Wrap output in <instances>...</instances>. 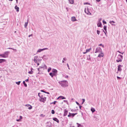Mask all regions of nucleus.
Segmentation results:
<instances>
[{
    "instance_id": "obj_1",
    "label": "nucleus",
    "mask_w": 127,
    "mask_h": 127,
    "mask_svg": "<svg viewBox=\"0 0 127 127\" xmlns=\"http://www.w3.org/2000/svg\"><path fill=\"white\" fill-rule=\"evenodd\" d=\"M59 83L62 87H65L68 86V83L66 80L60 81Z\"/></svg>"
},
{
    "instance_id": "obj_2",
    "label": "nucleus",
    "mask_w": 127,
    "mask_h": 127,
    "mask_svg": "<svg viewBox=\"0 0 127 127\" xmlns=\"http://www.w3.org/2000/svg\"><path fill=\"white\" fill-rule=\"evenodd\" d=\"M118 59L116 60V61L117 62H121L122 61V60L123 58V56L121 55H119L117 57Z\"/></svg>"
},
{
    "instance_id": "obj_3",
    "label": "nucleus",
    "mask_w": 127,
    "mask_h": 127,
    "mask_svg": "<svg viewBox=\"0 0 127 127\" xmlns=\"http://www.w3.org/2000/svg\"><path fill=\"white\" fill-rule=\"evenodd\" d=\"M102 52V50L100 47H98L96 48L95 52V53H101Z\"/></svg>"
},
{
    "instance_id": "obj_4",
    "label": "nucleus",
    "mask_w": 127,
    "mask_h": 127,
    "mask_svg": "<svg viewBox=\"0 0 127 127\" xmlns=\"http://www.w3.org/2000/svg\"><path fill=\"white\" fill-rule=\"evenodd\" d=\"M46 97H42L41 98H40V99H39V100L41 102H45L44 101H46Z\"/></svg>"
},
{
    "instance_id": "obj_5",
    "label": "nucleus",
    "mask_w": 127,
    "mask_h": 127,
    "mask_svg": "<svg viewBox=\"0 0 127 127\" xmlns=\"http://www.w3.org/2000/svg\"><path fill=\"white\" fill-rule=\"evenodd\" d=\"M37 58L38 56H35L34 57L33 61L34 62L36 63H37V62L38 61H40V60L37 59Z\"/></svg>"
},
{
    "instance_id": "obj_6",
    "label": "nucleus",
    "mask_w": 127,
    "mask_h": 127,
    "mask_svg": "<svg viewBox=\"0 0 127 127\" xmlns=\"http://www.w3.org/2000/svg\"><path fill=\"white\" fill-rule=\"evenodd\" d=\"M9 53V52L8 51L5 52L3 54L5 57V58L8 57V54Z\"/></svg>"
},
{
    "instance_id": "obj_7",
    "label": "nucleus",
    "mask_w": 127,
    "mask_h": 127,
    "mask_svg": "<svg viewBox=\"0 0 127 127\" xmlns=\"http://www.w3.org/2000/svg\"><path fill=\"white\" fill-rule=\"evenodd\" d=\"M122 67V65L121 64H119L118 66V70L119 71H121L122 69L121 67Z\"/></svg>"
},
{
    "instance_id": "obj_8",
    "label": "nucleus",
    "mask_w": 127,
    "mask_h": 127,
    "mask_svg": "<svg viewBox=\"0 0 127 127\" xmlns=\"http://www.w3.org/2000/svg\"><path fill=\"white\" fill-rule=\"evenodd\" d=\"M100 53L98 55V57L99 58L103 57L104 56V54L102 53Z\"/></svg>"
},
{
    "instance_id": "obj_9",
    "label": "nucleus",
    "mask_w": 127,
    "mask_h": 127,
    "mask_svg": "<svg viewBox=\"0 0 127 127\" xmlns=\"http://www.w3.org/2000/svg\"><path fill=\"white\" fill-rule=\"evenodd\" d=\"M64 116H65L67 115L68 111L67 110H66L65 109H64Z\"/></svg>"
},
{
    "instance_id": "obj_10",
    "label": "nucleus",
    "mask_w": 127,
    "mask_h": 127,
    "mask_svg": "<svg viewBox=\"0 0 127 127\" xmlns=\"http://www.w3.org/2000/svg\"><path fill=\"white\" fill-rule=\"evenodd\" d=\"M26 106L28 107V108L29 109H31L32 108V106L29 104H27L26 105Z\"/></svg>"
},
{
    "instance_id": "obj_11",
    "label": "nucleus",
    "mask_w": 127,
    "mask_h": 127,
    "mask_svg": "<svg viewBox=\"0 0 127 127\" xmlns=\"http://www.w3.org/2000/svg\"><path fill=\"white\" fill-rule=\"evenodd\" d=\"M53 120L54 121L58 123H59V120H58V119L56 117H54V118H53Z\"/></svg>"
},
{
    "instance_id": "obj_12",
    "label": "nucleus",
    "mask_w": 127,
    "mask_h": 127,
    "mask_svg": "<svg viewBox=\"0 0 127 127\" xmlns=\"http://www.w3.org/2000/svg\"><path fill=\"white\" fill-rule=\"evenodd\" d=\"M59 98H61V99H65L66 98L64 97V96H59L58 98L57 99H58Z\"/></svg>"
},
{
    "instance_id": "obj_13",
    "label": "nucleus",
    "mask_w": 127,
    "mask_h": 127,
    "mask_svg": "<svg viewBox=\"0 0 127 127\" xmlns=\"http://www.w3.org/2000/svg\"><path fill=\"white\" fill-rule=\"evenodd\" d=\"M46 127H49L50 126H51V123L50 122H47L46 123Z\"/></svg>"
},
{
    "instance_id": "obj_14",
    "label": "nucleus",
    "mask_w": 127,
    "mask_h": 127,
    "mask_svg": "<svg viewBox=\"0 0 127 127\" xmlns=\"http://www.w3.org/2000/svg\"><path fill=\"white\" fill-rule=\"evenodd\" d=\"M52 72H53V73L55 75V74H56L57 72V71L56 69H54L52 70Z\"/></svg>"
},
{
    "instance_id": "obj_15",
    "label": "nucleus",
    "mask_w": 127,
    "mask_h": 127,
    "mask_svg": "<svg viewBox=\"0 0 127 127\" xmlns=\"http://www.w3.org/2000/svg\"><path fill=\"white\" fill-rule=\"evenodd\" d=\"M15 8L16 10V11L17 12H18L19 11V8L17 6V5H16L15 7Z\"/></svg>"
},
{
    "instance_id": "obj_16",
    "label": "nucleus",
    "mask_w": 127,
    "mask_h": 127,
    "mask_svg": "<svg viewBox=\"0 0 127 127\" xmlns=\"http://www.w3.org/2000/svg\"><path fill=\"white\" fill-rule=\"evenodd\" d=\"M71 21L73 22L77 20L75 17L73 16L71 17Z\"/></svg>"
},
{
    "instance_id": "obj_17",
    "label": "nucleus",
    "mask_w": 127,
    "mask_h": 127,
    "mask_svg": "<svg viewBox=\"0 0 127 127\" xmlns=\"http://www.w3.org/2000/svg\"><path fill=\"white\" fill-rule=\"evenodd\" d=\"M97 25L98 27H102V25L100 22H99L98 23Z\"/></svg>"
},
{
    "instance_id": "obj_18",
    "label": "nucleus",
    "mask_w": 127,
    "mask_h": 127,
    "mask_svg": "<svg viewBox=\"0 0 127 127\" xmlns=\"http://www.w3.org/2000/svg\"><path fill=\"white\" fill-rule=\"evenodd\" d=\"M109 23L113 26H115V24H114L113 23H115V22H114V21H109Z\"/></svg>"
},
{
    "instance_id": "obj_19",
    "label": "nucleus",
    "mask_w": 127,
    "mask_h": 127,
    "mask_svg": "<svg viewBox=\"0 0 127 127\" xmlns=\"http://www.w3.org/2000/svg\"><path fill=\"white\" fill-rule=\"evenodd\" d=\"M6 60L4 59H0V63H2L3 62H5Z\"/></svg>"
},
{
    "instance_id": "obj_20",
    "label": "nucleus",
    "mask_w": 127,
    "mask_h": 127,
    "mask_svg": "<svg viewBox=\"0 0 127 127\" xmlns=\"http://www.w3.org/2000/svg\"><path fill=\"white\" fill-rule=\"evenodd\" d=\"M69 2L71 4H73L74 3V1L73 0H68Z\"/></svg>"
},
{
    "instance_id": "obj_21",
    "label": "nucleus",
    "mask_w": 127,
    "mask_h": 127,
    "mask_svg": "<svg viewBox=\"0 0 127 127\" xmlns=\"http://www.w3.org/2000/svg\"><path fill=\"white\" fill-rule=\"evenodd\" d=\"M50 75L51 76L53 77L54 75H55V74L52 72H50L49 73Z\"/></svg>"
},
{
    "instance_id": "obj_22",
    "label": "nucleus",
    "mask_w": 127,
    "mask_h": 127,
    "mask_svg": "<svg viewBox=\"0 0 127 127\" xmlns=\"http://www.w3.org/2000/svg\"><path fill=\"white\" fill-rule=\"evenodd\" d=\"M43 69H47V67L44 64H43Z\"/></svg>"
},
{
    "instance_id": "obj_23",
    "label": "nucleus",
    "mask_w": 127,
    "mask_h": 127,
    "mask_svg": "<svg viewBox=\"0 0 127 127\" xmlns=\"http://www.w3.org/2000/svg\"><path fill=\"white\" fill-rule=\"evenodd\" d=\"M76 124L77 125V127H82V126L78 123H77Z\"/></svg>"
},
{
    "instance_id": "obj_24",
    "label": "nucleus",
    "mask_w": 127,
    "mask_h": 127,
    "mask_svg": "<svg viewBox=\"0 0 127 127\" xmlns=\"http://www.w3.org/2000/svg\"><path fill=\"white\" fill-rule=\"evenodd\" d=\"M23 83L24 84V86L25 87H27V85L26 83L25 82V81H23Z\"/></svg>"
},
{
    "instance_id": "obj_25",
    "label": "nucleus",
    "mask_w": 127,
    "mask_h": 127,
    "mask_svg": "<svg viewBox=\"0 0 127 127\" xmlns=\"http://www.w3.org/2000/svg\"><path fill=\"white\" fill-rule=\"evenodd\" d=\"M103 29H104V30L105 31V32H107V31H106L107 26L105 25L104 26V27H103Z\"/></svg>"
},
{
    "instance_id": "obj_26",
    "label": "nucleus",
    "mask_w": 127,
    "mask_h": 127,
    "mask_svg": "<svg viewBox=\"0 0 127 127\" xmlns=\"http://www.w3.org/2000/svg\"><path fill=\"white\" fill-rule=\"evenodd\" d=\"M91 48L89 49H87L86 50V52H87H87H89L91 50Z\"/></svg>"
},
{
    "instance_id": "obj_27",
    "label": "nucleus",
    "mask_w": 127,
    "mask_h": 127,
    "mask_svg": "<svg viewBox=\"0 0 127 127\" xmlns=\"http://www.w3.org/2000/svg\"><path fill=\"white\" fill-rule=\"evenodd\" d=\"M32 69H33L32 68H31V71H29V73L31 74H32L33 73V71L32 70Z\"/></svg>"
},
{
    "instance_id": "obj_28",
    "label": "nucleus",
    "mask_w": 127,
    "mask_h": 127,
    "mask_svg": "<svg viewBox=\"0 0 127 127\" xmlns=\"http://www.w3.org/2000/svg\"><path fill=\"white\" fill-rule=\"evenodd\" d=\"M91 110L93 113L95 111V109L92 108H91Z\"/></svg>"
},
{
    "instance_id": "obj_29",
    "label": "nucleus",
    "mask_w": 127,
    "mask_h": 127,
    "mask_svg": "<svg viewBox=\"0 0 127 127\" xmlns=\"http://www.w3.org/2000/svg\"><path fill=\"white\" fill-rule=\"evenodd\" d=\"M0 56H1V57H2L3 58H5V57L4 56V54H0Z\"/></svg>"
},
{
    "instance_id": "obj_30",
    "label": "nucleus",
    "mask_w": 127,
    "mask_h": 127,
    "mask_svg": "<svg viewBox=\"0 0 127 127\" xmlns=\"http://www.w3.org/2000/svg\"><path fill=\"white\" fill-rule=\"evenodd\" d=\"M28 22H26L24 25V27L25 28H26L27 26L28 25Z\"/></svg>"
},
{
    "instance_id": "obj_31",
    "label": "nucleus",
    "mask_w": 127,
    "mask_h": 127,
    "mask_svg": "<svg viewBox=\"0 0 127 127\" xmlns=\"http://www.w3.org/2000/svg\"><path fill=\"white\" fill-rule=\"evenodd\" d=\"M87 60H90V55H89L87 57Z\"/></svg>"
},
{
    "instance_id": "obj_32",
    "label": "nucleus",
    "mask_w": 127,
    "mask_h": 127,
    "mask_svg": "<svg viewBox=\"0 0 127 127\" xmlns=\"http://www.w3.org/2000/svg\"><path fill=\"white\" fill-rule=\"evenodd\" d=\"M77 114V113H71V116L72 117H73L74 116L76 115Z\"/></svg>"
},
{
    "instance_id": "obj_33",
    "label": "nucleus",
    "mask_w": 127,
    "mask_h": 127,
    "mask_svg": "<svg viewBox=\"0 0 127 127\" xmlns=\"http://www.w3.org/2000/svg\"><path fill=\"white\" fill-rule=\"evenodd\" d=\"M102 22L103 25H104L106 24V22L104 20H103Z\"/></svg>"
},
{
    "instance_id": "obj_34",
    "label": "nucleus",
    "mask_w": 127,
    "mask_h": 127,
    "mask_svg": "<svg viewBox=\"0 0 127 127\" xmlns=\"http://www.w3.org/2000/svg\"><path fill=\"white\" fill-rule=\"evenodd\" d=\"M21 82L20 81H19L18 82H16V84H17L18 85H20V84Z\"/></svg>"
},
{
    "instance_id": "obj_35",
    "label": "nucleus",
    "mask_w": 127,
    "mask_h": 127,
    "mask_svg": "<svg viewBox=\"0 0 127 127\" xmlns=\"http://www.w3.org/2000/svg\"><path fill=\"white\" fill-rule=\"evenodd\" d=\"M69 114L68 115V117H71V113H70V112L69 113Z\"/></svg>"
},
{
    "instance_id": "obj_36",
    "label": "nucleus",
    "mask_w": 127,
    "mask_h": 127,
    "mask_svg": "<svg viewBox=\"0 0 127 127\" xmlns=\"http://www.w3.org/2000/svg\"><path fill=\"white\" fill-rule=\"evenodd\" d=\"M48 49L47 48H43V49H40L41 50V51H43L44 50H46V49Z\"/></svg>"
},
{
    "instance_id": "obj_37",
    "label": "nucleus",
    "mask_w": 127,
    "mask_h": 127,
    "mask_svg": "<svg viewBox=\"0 0 127 127\" xmlns=\"http://www.w3.org/2000/svg\"><path fill=\"white\" fill-rule=\"evenodd\" d=\"M96 32H97V34H98V35H99L100 34V31H99V30H97V31H96Z\"/></svg>"
},
{
    "instance_id": "obj_38",
    "label": "nucleus",
    "mask_w": 127,
    "mask_h": 127,
    "mask_svg": "<svg viewBox=\"0 0 127 127\" xmlns=\"http://www.w3.org/2000/svg\"><path fill=\"white\" fill-rule=\"evenodd\" d=\"M84 5L85 4H89L90 5V3L88 2H85L84 3Z\"/></svg>"
},
{
    "instance_id": "obj_39",
    "label": "nucleus",
    "mask_w": 127,
    "mask_h": 127,
    "mask_svg": "<svg viewBox=\"0 0 127 127\" xmlns=\"http://www.w3.org/2000/svg\"><path fill=\"white\" fill-rule=\"evenodd\" d=\"M98 46H102V47L104 48V45H102V44H100L98 45Z\"/></svg>"
},
{
    "instance_id": "obj_40",
    "label": "nucleus",
    "mask_w": 127,
    "mask_h": 127,
    "mask_svg": "<svg viewBox=\"0 0 127 127\" xmlns=\"http://www.w3.org/2000/svg\"><path fill=\"white\" fill-rule=\"evenodd\" d=\"M55 113V112L53 110H52L51 111V113L53 114H54Z\"/></svg>"
},
{
    "instance_id": "obj_41",
    "label": "nucleus",
    "mask_w": 127,
    "mask_h": 127,
    "mask_svg": "<svg viewBox=\"0 0 127 127\" xmlns=\"http://www.w3.org/2000/svg\"><path fill=\"white\" fill-rule=\"evenodd\" d=\"M51 68L50 67L49 68H48V72H49L51 70Z\"/></svg>"
},
{
    "instance_id": "obj_42",
    "label": "nucleus",
    "mask_w": 127,
    "mask_h": 127,
    "mask_svg": "<svg viewBox=\"0 0 127 127\" xmlns=\"http://www.w3.org/2000/svg\"><path fill=\"white\" fill-rule=\"evenodd\" d=\"M56 102V101H55L54 102H52V103H51V104H55Z\"/></svg>"
},
{
    "instance_id": "obj_43",
    "label": "nucleus",
    "mask_w": 127,
    "mask_h": 127,
    "mask_svg": "<svg viewBox=\"0 0 127 127\" xmlns=\"http://www.w3.org/2000/svg\"><path fill=\"white\" fill-rule=\"evenodd\" d=\"M8 49H13V50H15V51H17V50L16 49H13L12 48H8Z\"/></svg>"
},
{
    "instance_id": "obj_44",
    "label": "nucleus",
    "mask_w": 127,
    "mask_h": 127,
    "mask_svg": "<svg viewBox=\"0 0 127 127\" xmlns=\"http://www.w3.org/2000/svg\"><path fill=\"white\" fill-rule=\"evenodd\" d=\"M41 50L40 49H39L37 51V52H41Z\"/></svg>"
},
{
    "instance_id": "obj_45",
    "label": "nucleus",
    "mask_w": 127,
    "mask_h": 127,
    "mask_svg": "<svg viewBox=\"0 0 127 127\" xmlns=\"http://www.w3.org/2000/svg\"><path fill=\"white\" fill-rule=\"evenodd\" d=\"M63 60L64 61H66L67 60V59H66V58H63Z\"/></svg>"
},
{
    "instance_id": "obj_46",
    "label": "nucleus",
    "mask_w": 127,
    "mask_h": 127,
    "mask_svg": "<svg viewBox=\"0 0 127 127\" xmlns=\"http://www.w3.org/2000/svg\"><path fill=\"white\" fill-rule=\"evenodd\" d=\"M76 104L78 105H80L79 103L77 101H76Z\"/></svg>"
},
{
    "instance_id": "obj_47",
    "label": "nucleus",
    "mask_w": 127,
    "mask_h": 127,
    "mask_svg": "<svg viewBox=\"0 0 127 127\" xmlns=\"http://www.w3.org/2000/svg\"><path fill=\"white\" fill-rule=\"evenodd\" d=\"M117 78L118 79H121V78L119 76H117Z\"/></svg>"
},
{
    "instance_id": "obj_48",
    "label": "nucleus",
    "mask_w": 127,
    "mask_h": 127,
    "mask_svg": "<svg viewBox=\"0 0 127 127\" xmlns=\"http://www.w3.org/2000/svg\"><path fill=\"white\" fill-rule=\"evenodd\" d=\"M67 67H68V68L69 69H70V68H69V65L68 64V63H67Z\"/></svg>"
},
{
    "instance_id": "obj_49",
    "label": "nucleus",
    "mask_w": 127,
    "mask_h": 127,
    "mask_svg": "<svg viewBox=\"0 0 127 127\" xmlns=\"http://www.w3.org/2000/svg\"><path fill=\"white\" fill-rule=\"evenodd\" d=\"M101 20H102L101 18H100L99 19V20H98L99 22H100V21Z\"/></svg>"
},
{
    "instance_id": "obj_50",
    "label": "nucleus",
    "mask_w": 127,
    "mask_h": 127,
    "mask_svg": "<svg viewBox=\"0 0 127 127\" xmlns=\"http://www.w3.org/2000/svg\"><path fill=\"white\" fill-rule=\"evenodd\" d=\"M16 121L17 122H19L21 121V120L20 119H17L16 120Z\"/></svg>"
},
{
    "instance_id": "obj_51",
    "label": "nucleus",
    "mask_w": 127,
    "mask_h": 127,
    "mask_svg": "<svg viewBox=\"0 0 127 127\" xmlns=\"http://www.w3.org/2000/svg\"><path fill=\"white\" fill-rule=\"evenodd\" d=\"M22 119V117L21 116H20V118L19 119H20L21 120V119Z\"/></svg>"
},
{
    "instance_id": "obj_52",
    "label": "nucleus",
    "mask_w": 127,
    "mask_h": 127,
    "mask_svg": "<svg viewBox=\"0 0 127 127\" xmlns=\"http://www.w3.org/2000/svg\"><path fill=\"white\" fill-rule=\"evenodd\" d=\"M41 92H44V93H46V92H45V91H44V90H41Z\"/></svg>"
},
{
    "instance_id": "obj_53",
    "label": "nucleus",
    "mask_w": 127,
    "mask_h": 127,
    "mask_svg": "<svg viewBox=\"0 0 127 127\" xmlns=\"http://www.w3.org/2000/svg\"><path fill=\"white\" fill-rule=\"evenodd\" d=\"M43 65H42V66H40L39 67V68H40V69H41V68H43Z\"/></svg>"
},
{
    "instance_id": "obj_54",
    "label": "nucleus",
    "mask_w": 127,
    "mask_h": 127,
    "mask_svg": "<svg viewBox=\"0 0 127 127\" xmlns=\"http://www.w3.org/2000/svg\"><path fill=\"white\" fill-rule=\"evenodd\" d=\"M79 108H80V109H81V108L82 107V106L80 105H79Z\"/></svg>"
},
{
    "instance_id": "obj_55",
    "label": "nucleus",
    "mask_w": 127,
    "mask_h": 127,
    "mask_svg": "<svg viewBox=\"0 0 127 127\" xmlns=\"http://www.w3.org/2000/svg\"><path fill=\"white\" fill-rule=\"evenodd\" d=\"M25 81L26 82H28L29 81V79H27Z\"/></svg>"
},
{
    "instance_id": "obj_56",
    "label": "nucleus",
    "mask_w": 127,
    "mask_h": 127,
    "mask_svg": "<svg viewBox=\"0 0 127 127\" xmlns=\"http://www.w3.org/2000/svg\"><path fill=\"white\" fill-rule=\"evenodd\" d=\"M41 93H38V95L39 96V97H40V94Z\"/></svg>"
},
{
    "instance_id": "obj_57",
    "label": "nucleus",
    "mask_w": 127,
    "mask_h": 127,
    "mask_svg": "<svg viewBox=\"0 0 127 127\" xmlns=\"http://www.w3.org/2000/svg\"><path fill=\"white\" fill-rule=\"evenodd\" d=\"M82 100H83V102H84L85 101V99H82Z\"/></svg>"
},
{
    "instance_id": "obj_58",
    "label": "nucleus",
    "mask_w": 127,
    "mask_h": 127,
    "mask_svg": "<svg viewBox=\"0 0 127 127\" xmlns=\"http://www.w3.org/2000/svg\"><path fill=\"white\" fill-rule=\"evenodd\" d=\"M64 120H66V121H67V118H66V117H65V118H64Z\"/></svg>"
},
{
    "instance_id": "obj_59",
    "label": "nucleus",
    "mask_w": 127,
    "mask_h": 127,
    "mask_svg": "<svg viewBox=\"0 0 127 127\" xmlns=\"http://www.w3.org/2000/svg\"><path fill=\"white\" fill-rule=\"evenodd\" d=\"M32 36V34H30V35H29L28 36V37H30L31 36Z\"/></svg>"
},
{
    "instance_id": "obj_60",
    "label": "nucleus",
    "mask_w": 127,
    "mask_h": 127,
    "mask_svg": "<svg viewBox=\"0 0 127 127\" xmlns=\"http://www.w3.org/2000/svg\"><path fill=\"white\" fill-rule=\"evenodd\" d=\"M43 97V95H40V98H41L42 97Z\"/></svg>"
},
{
    "instance_id": "obj_61",
    "label": "nucleus",
    "mask_w": 127,
    "mask_h": 127,
    "mask_svg": "<svg viewBox=\"0 0 127 127\" xmlns=\"http://www.w3.org/2000/svg\"><path fill=\"white\" fill-rule=\"evenodd\" d=\"M68 75H66L65 76V78H68Z\"/></svg>"
},
{
    "instance_id": "obj_62",
    "label": "nucleus",
    "mask_w": 127,
    "mask_h": 127,
    "mask_svg": "<svg viewBox=\"0 0 127 127\" xmlns=\"http://www.w3.org/2000/svg\"><path fill=\"white\" fill-rule=\"evenodd\" d=\"M103 31L104 32V33H105V34L106 35V32H105L104 31V30H103Z\"/></svg>"
},
{
    "instance_id": "obj_63",
    "label": "nucleus",
    "mask_w": 127,
    "mask_h": 127,
    "mask_svg": "<svg viewBox=\"0 0 127 127\" xmlns=\"http://www.w3.org/2000/svg\"><path fill=\"white\" fill-rule=\"evenodd\" d=\"M47 93V94H50L49 93V92H46V93Z\"/></svg>"
},
{
    "instance_id": "obj_64",
    "label": "nucleus",
    "mask_w": 127,
    "mask_h": 127,
    "mask_svg": "<svg viewBox=\"0 0 127 127\" xmlns=\"http://www.w3.org/2000/svg\"><path fill=\"white\" fill-rule=\"evenodd\" d=\"M96 1H97L98 2H99V1L100 0H96Z\"/></svg>"
}]
</instances>
